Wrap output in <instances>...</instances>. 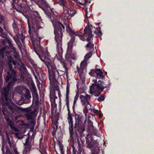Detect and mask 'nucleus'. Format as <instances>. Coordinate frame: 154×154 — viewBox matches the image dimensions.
Wrapping results in <instances>:
<instances>
[{
    "label": "nucleus",
    "mask_w": 154,
    "mask_h": 154,
    "mask_svg": "<svg viewBox=\"0 0 154 154\" xmlns=\"http://www.w3.org/2000/svg\"><path fill=\"white\" fill-rule=\"evenodd\" d=\"M12 54L7 60L9 68L5 79V82L8 84L6 87L4 88L1 93V104L2 107L0 108V110L2 111L5 118L8 116L9 114L15 116L20 111H23L26 112L25 116L26 119L28 120H32L37 115L36 109L35 108H21L14 103H11L9 98L10 91L18 79L17 72L12 68V63L15 65L17 64L19 55L15 51L12 52Z\"/></svg>",
    "instance_id": "nucleus-1"
},
{
    "label": "nucleus",
    "mask_w": 154,
    "mask_h": 154,
    "mask_svg": "<svg viewBox=\"0 0 154 154\" xmlns=\"http://www.w3.org/2000/svg\"><path fill=\"white\" fill-rule=\"evenodd\" d=\"M17 3V7H15V10L22 14L27 19L28 32L33 47L35 48L40 45V41L43 38L39 36L38 35L39 29L42 28V27L40 25V21L42 23H43L39 12L35 11H30L29 12V15H27L24 12L26 10L25 5L22 0H18Z\"/></svg>",
    "instance_id": "nucleus-2"
},
{
    "label": "nucleus",
    "mask_w": 154,
    "mask_h": 154,
    "mask_svg": "<svg viewBox=\"0 0 154 154\" xmlns=\"http://www.w3.org/2000/svg\"><path fill=\"white\" fill-rule=\"evenodd\" d=\"M33 48L40 59L44 63L48 68L50 84L52 88L50 91L51 101L52 102V100L55 103V99L57 98L55 95L56 91H57L58 97L60 99L61 96L60 91L57 85L58 82L56 79V78L58 77L59 75L58 71L57 70L54 64L52 62L51 56L48 52L44 51L43 48L41 45L37 46Z\"/></svg>",
    "instance_id": "nucleus-3"
},
{
    "label": "nucleus",
    "mask_w": 154,
    "mask_h": 154,
    "mask_svg": "<svg viewBox=\"0 0 154 154\" xmlns=\"http://www.w3.org/2000/svg\"><path fill=\"white\" fill-rule=\"evenodd\" d=\"M52 10V13L50 17L48 15L46 14L48 18L51 20L53 25L54 27V33L55 35V40L57 43V47L58 48L62 46V41L63 33L65 30L64 26L57 20H55L53 21L52 18L54 14L53 9L51 8Z\"/></svg>",
    "instance_id": "nucleus-4"
},
{
    "label": "nucleus",
    "mask_w": 154,
    "mask_h": 154,
    "mask_svg": "<svg viewBox=\"0 0 154 154\" xmlns=\"http://www.w3.org/2000/svg\"><path fill=\"white\" fill-rule=\"evenodd\" d=\"M88 26L85 27L84 30V34L80 35H79V37L81 40L84 41L86 40L88 42L85 46V47L92 51L94 49V44L93 43L92 41L93 36L92 34L91 29V27H92V26L91 25H89L88 24Z\"/></svg>",
    "instance_id": "nucleus-5"
},
{
    "label": "nucleus",
    "mask_w": 154,
    "mask_h": 154,
    "mask_svg": "<svg viewBox=\"0 0 154 154\" xmlns=\"http://www.w3.org/2000/svg\"><path fill=\"white\" fill-rule=\"evenodd\" d=\"M66 30L67 32H68L71 36V39L69 42L68 43L67 49V52L66 54V59L67 58H73L72 56V51L73 48V45L74 43L75 40V36H79V33L77 32H75L72 29L69 24H67L66 25Z\"/></svg>",
    "instance_id": "nucleus-6"
},
{
    "label": "nucleus",
    "mask_w": 154,
    "mask_h": 154,
    "mask_svg": "<svg viewBox=\"0 0 154 154\" xmlns=\"http://www.w3.org/2000/svg\"><path fill=\"white\" fill-rule=\"evenodd\" d=\"M12 27L16 33L15 36L13 37L14 39L18 45H21V42L24 44L26 36L23 35V28L14 21L12 24Z\"/></svg>",
    "instance_id": "nucleus-7"
},
{
    "label": "nucleus",
    "mask_w": 154,
    "mask_h": 154,
    "mask_svg": "<svg viewBox=\"0 0 154 154\" xmlns=\"http://www.w3.org/2000/svg\"><path fill=\"white\" fill-rule=\"evenodd\" d=\"M94 83L92 84L90 88V93L92 94L97 92L95 94L96 97L98 96L105 88H107L108 86H110V83L108 85L105 84L103 81L99 80L97 82L96 79L94 80Z\"/></svg>",
    "instance_id": "nucleus-8"
},
{
    "label": "nucleus",
    "mask_w": 154,
    "mask_h": 154,
    "mask_svg": "<svg viewBox=\"0 0 154 154\" xmlns=\"http://www.w3.org/2000/svg\"><path fill=\"white\" fill-rule=\"evenodd\" d=\"M75 123L74 126V133L76 135L78 132L79 134H82L85 131L84 124L85 123L86 119L84 121V124L83 121L84 119V117L80 115H75Z\"/></svg>",
    "instance_id": "nucleus-9"
},
{
    "label": "nucleus",
    "mask_w": 154,
    "mask_h": 154,
    "mask_svg": "<svg viewBox=\"0 0 154 154\" xmlns=\"http://www.w3.org/2000/svg\"><path fill=\"white\" fill-rule=\"evenodd\" d=\"M32 2L33 0H29ZM35 3L37 4L38 7L41 8L44 11L45 14L50 17L52 13V10L49 5L45 0H33Z\"/></svg>",
    "instance_id": "nucleus-10"
},
{
    "label": "nucleus",
    "mask_w": 154,
    "mask_h": 154,
    "mask_svg": "<svg viewBox=\"0 0 154 154\" xmlns=\"http://www.w3.org/2000/svg\"><path fill=\"white\" fill-rule=\"evenodd\" d=\"M5 18L4 16L0 14V36L5 38L7 37V33L12 36L11 33L9 31L8 29L6 26Z\"/></svg>",
    "instance_id": "nucleus-11"
},
{
    "label": "nucleus",
    "mask_w": 154,
    "mask_h": 154,
    "mask_svg": "<svg viewBox=\"0 0 154 154\" xmlns=\"http://www.w3.org/2000/svg\"><path fill=\"white\" fill-rule=\"evenodd\" d=\"M57 49L58 51L57 54L59 56V60L60 63L61 64L63 68V69L62 70L64 73H66V75H67L68 74V68L67 67V64L66 63L65 60L62 58V55L63 52V49L61 46L58 48L57 47Z\"/></svg>",
    "instance_id": "nucleus-12"
},
{
    "label": "nucleus",
    "mask_w": 154,
    "mask_h": 154,
    "mask_svg": "<svg viewBox=\"0 0 154 154\" xmlns=\"http://www.w3.org/2000/svg\"><path fill=\"white\" fill-rule=\"evenodd\" d=\"M87 63L85 61H82L80 63V67L77 66L76 69L77 71L79 74V76L81 79H82L85 78V70L87 68Z\"/></svg>",
    "instance_id": "nucleus-13"
},
{
    "label": "nucleus",
    "mask_w": 154,
    "mask_h": 154,
    "mask_svg": "<svg viewBox=\"0 0 154 154\" xmlns=\"http://www.w3.org/2000/svg\"><path fill=\"white\" fill-rule=\"evenodd\" d=\"M89 74L92 76L95 77L96 79H103L105 78L103 72L100 69L95 68V69H91V72H89Z\"/></svg>",
    "instance_id": "nucleus-14"
},
{
    "label": "nucleus",
    "mask_w": 154,
    "mask_h": 154,
    "mask_svg": "<svg viewBox=\"0 0 154 154\" xmlns=\"http://www.w3.org/2000/svg\"><path fill=\"white\" fill-rule=\"evenodd\" d=\"M8 48V47L6 46L0 50V59L1 60H4L7 61L10 57L12 55V52L9 53L7 51H6V49Z\"/></svg>",
    "instance_id": "nucleus-15"
},
{
    "label": "nucleus",
    "mask_w": 154,
    "mask_h": 154,
    "mask_svg": "<svg viewBox=\"0 0 154 154\" xmlns=\"http://www.w3.org/2000/svg\"><path fill=\"white\" fill-rule=\"evenodd\" d=\"M76 13V11L74 9L69 8L68 7V9L66 11H64V13L62 16L66 19L68 18L69 17H72Z\"/></svg>",
    "instance_id": "nucleus-16"
},
{
    "label": "nucleus",
    "mask_w": 154,
    "mask_h": 154,
    "mask_svg": "<svg viewBox=\"0 0 154 154\" xmlns=\"http://www.w3.org/2000/svg\"><path fill=\"white\" fill-rule=\"evenodd\" d=\"M93 138H91L90 140L86 138V144L89 148H96L98 145V143L96 140H94Z\"/></svg>",
    "instance_id": "nucleus-17"
},
{
    "label": "nucleus",
    "mask_w": 154,
    "mask_h": 154,
    "mask_svg": "<svg viewBox=\"0 0 154 154\" xmlns=\"http://www.w3.org/2000/svg\"><path fill=\"white\" fill-rule=\"evenodd\" d=\"M68 122L69 124V130L70 137L71 139H73L75 133L73 119L68 120Z\"/></svg>",
    "instance_id": "nucleus-18"
},
{
    "label": "nucleus",
    "mask_w": 154,
    "mask_h": 154,
    "mask_svg": "<svg viewBox=\"0 0 154 154\" xmlns=\"http://www.w3.org/2000/svg\"><path fill=\"white\" fill-rule=\"evenodd\" d=\"M23 145L25 146L24 151L25 153H26L28 152L29 151L31 148L32 146L31 142L30 141L28 137L26 139V143L23 144Z\"/></svg>",
    "instance_id": "nucleus-19"
},
{
    "label": "nucleus",
    "mask_w": 154,
    "mask_h": 154,
    "mask_svg": "<svg viewBox=\"0 0 154 154\" xmlns=\"http://www.w3.org/2000/svg\"><path fill=\"white\" fill-rule=\"evenodd\" d=\"M7 140L9 146L12 149L13 148L14 150V152L15 154H18V152L17 151V149L14 143H12L10 140V139L9 137H8Z\"/></svg>",
    "instance_id": "nucleus-20"
},
{
    "label": "nucleus",
    "mask_w": 154,
    "mask_h": 154,
    "mask_svg": "<svg viewBox=\"0 0 154 154\" xmlns=\"http://www.w3.org/2000/svg\"><path fill=\"white\" fill-rule=\"evenodd\" d=\"M37 90L36 89L34 84L32 85V92L33 99L35 98L39 97L38 95L37 91Z\"/></svg>",
    "instance_id": "nucleus-21"
},
{
    "label": "nucleus",
    "mask_w": 154,
    "mask_h": 154,
    "mask_svg": "<svg viewBox=\"0 0 154 154\" xmlns=\"http://www.w3.org/2000/svg\"><path fill=\"white\" fill-rule=\"evenodd\" d=\"M17 65H18L20 67V69L21 70H25L26 69V68L23 63L21 59L19 58L17 60Z\"/></svg>",
    "instance_id": "nucleus-22"
},
{
    "label": "nucleus",
    "mask_w": 154,
    "mask_h": 154,
    "mask_svg": "<svg viewBox=\"0 0 154 154\" xmlns=\"http://www.w3.org/2000/svg\"><path fill=\"white\" fill-rule=\"evenodd\" d=\"M92 27H91V29H92V28H93ZM94 29L95 30L94 31V33H95L96 35H97V36L98 37H100L101 36H102V33L101 32V31L100 30V28L99 27L98 28H95V27L94 28Z\"/></svg>",
    "instance_id": "nucleus-23"
},
{
    "label": "nucleus",
    "mask_w": 154,
    "mask_h": 154,
    "mask_svg": "<svg viewBox=\"0 0 154 154\" xmlns=\"http://www.w3.org/2000/svg\"><path fill=\"white\" fill-rule=\"evenodd\" d=\"M79 98L80 99L81 103H82L83 105H85L87 103H89V102L87 100L86 97L83 95H81Z\"/></svg>",
    "instance_id": "nucleus-24"
},
{
    "label": "nucleus",
    "mask_w": 154,
    "mask_h": 154,
    "mask_svg": "<svg viewBox=\"0 0 154 154\" xmlns=\"http://www.w3.org/2000/svg\"><path fill=\"white\" fill-rule=\"evenodd\" d=\"M6 121L11 129L14 130L16 129V128L14 126V123L9 119L8 118L6 119Z\"/></svg>",
    "instance_id": "nucleus-25"
},
{
    "label": "nucleus",
    "mask_w": 154,
    "mask_h": 154,
    "mask_svg": "<svg viewBox=\"0 0 154 154\" xmlns=\"http://www.w3.org/2000/svg\"><path fill=\"white\" fill-rule=\"evenodd\" d=\"M59 0L60 1V5L62 6L64 11H66L68 9V7L65 4L64 0Z\"/></svg>",
    "instance_id": "nucleus-26"
},
{
    "label": "nucleus",
    "mask_w": 154,
    "mask_h": 154,
    "mask_svg": "<svg viewBox=\"0 0 154 154\" xmlns=\"http://www.w3.org/2000/svg\"><path fill=\"white\" fill-rule=\"evenodd\" d=\"M24 97L26 99H29L31 97L30 92L27 89L26 90V94L24 95Z\"/></svg>",
    "instance_id": "nucleus-27"
},
{
    "label": "nucleus",
    "mask_w": 154,
    "mask_h": 154,
    "mask_svg": "<svg viewBox=\"0 0 154 154\" xmlns=\"http://www.w3.org/2000/svg\"><path fill=\"white\" fill-rule=\"evenodd\" d=\"M59 149L60 151L61 154H64V152L63 150V145L60 143V142H59ZM56 152V154H58L57 152Z\"/></svg>",
    "instance_id": "nucleus-28"
},
{
    "label": "nucleus",
    "mask_w": 154,
    "mask_h": 154,
    "mask_svg": "<svg viewBox=\"0 0 154 154\" xmlns=\"http://www.w3.org/2000/svg\"><path fill=\"white\" fill-rule=\"evenodd\" d=\"M69 94H66V104L67 108H69Z\"/></svg>",
    "instance_id": "nucleus-29"
},
{
    "label": "nucleus",
    "mask_w": 154,
    "mask_h": 154,
    "mask_svg": "<svg viewBox=\"0 0 154 154\" xmlns=\"http://www.w3.org/2000/svg\"><path fill=\"white\" fill-rule=\"evenodd\" d=\"M79 95V93L77 92L74 97L73 104L75 105L76 104L77 101L78 99Z\"/></svg>",
    "instance_id": "nucleus-30"
},
{
    "label": "nucleus",
    "mask_w": 154,
    "mask_h": 154,
    "mask_svg": "<svg viewBox=\"0 0 154 154\" xmlns=\"http://www.w3.org/2000/svg\"><path fill=\"white\" fill-rule=\"evenodd\" d=\"M6 154H14L12 150H11L8 146L6 147Z\"/></svg>",
    "instance_id": "nucleus-31"
},
{
    "label": "nucleus",
    "mask_w": 154,
    "mask_h": 154,
    "mask_svg": "<svg viewBox=\"0 0 154 154\" xmlns=\"http://www.w3.org/2000/svg\"><path fill=\"white\" fill-rule=\"evenodd\" d=\"M5 42H7L10 47H11L13 46V45L11 41V40L8 39H5V40H4L3 42V43H4Z\"/></svg>",
    "instance_id": "nucleus-32"
},
{
    "label": "nucleus",
    "mask_w": 154,
    "mask_h": 154,
    "mask_svg": "<svg viewBox=\"0 0 154 154\" xmlns=\"http://www.w3.org/2000/svg\"><path fill=\"white\" fill-rule=\"evenodd\" d=\"M32 102L34 103L35 105H38L39 104V97L33 99Z\"/></svg>",
    "instance_id": "nucleus-33"
},
{
    "label": "nucleus",
    "mask_w": 154,
    "mask_h": 154,
    "mask_svg": "<svg viewBox=\"0 0 154 154\" xmlns=\"http://www.w3.org/2000/svg\"><path fill=\"white\" fill-rule=\"evenodd\" d=\"M105 98V97L104 95H102L98 98L97 100L98 101H101L104 100Z\"/></svg>",
    "instance_id": "nucleus-34"
},
{
    "label": "nucleus",
    "mask_w": 154,
    "mask_h": 154,
    "mask_svg": "<svg viewBox=\"0 0 154 154\" xmlns=\"http://www.w3.org/2000/svg\"><path fill=\"white\" fill-rule=\"evenodd\" d=\"M91 106V105L89 104V103H87L86 104V105L85 107V109L87 111H88L89 110V109L90 107Z\"/></svg>",
    "instance_id": "nucleus-35"
},
{
    "label": "nucleus",
    "mask_w": 154,
    "mask_h": 154,
    "mask_svg": "<svg viewBox=\"0 0 154 154\" xmlns=\"http://www.w3.org/2000/svg\"><path fill=\"white\" fill-rule=\"evenodd\" d=\"M67 110L68 112L67 118H70L72 117L71 114L70 113V111L69 109V108H67Z\"/></svg>",
    "instance_id": "nucleus-36"
},
{
    "label": "nucleus",
    "mask_w": 154,
    "mask_h": 154,
    "mask_svg": "<svg viewBox=\"0 0 154 154\" xmlns=\"http://www.w3.org/2000/svg\"><path fill=\"white\" fill-rule=\"evenodd\" d=\"M92 54L91 53L88 54L85 57V59H89L91 56Z\"/></svg>",
    "instance_id": "nucleus-37"
},
{
    "label": "nucleus",
    "mask_w": 154,
    "mask_h": 154,
    "mask_svg": "<svg viewBox=\"0 0 154 154\" xmlns=\"http://www.w3.org/2000/svg\"><path fill=\"white\" fill-rule=\"evenodd\" d=\"M75 105L73 104L72 108V110L73 111V112L75 114V115H78V114H77L76 113V112L75 110Z\"/></svg>",
    "instance_id": "nucleus-38"
},
{
    "label": "nucleus",
    "mask_w": 154,
    "mask_h": 154,
    "mask_svg": "<svg viewBox=\"0 0 154 154\" xmlns=\"http://www.w3.org/2000/svg\"><path fill=\"white\" fill-rule=\"evenodd\" d=\"M88 11H87V10H85V17H87V18L88 21V23H87V26H88V24L89 25H89V21H88V16H87V14H88Z\"/></svg>",
    "instance_id": "nucleus-39"
},
{
    "label": "nucleus",
    "mask_w": 154,
    "mask_h": 154,
    "mask_svg": "<svg viewBox=\"0 0 154 154\" xmlns=\"http://www.w3.org/2000/svg\"><path fill=\"white\" fill-rule=\"evenodd\" d=\"M69 88L68 86H67L66 87V94H69Z\"/></svg>",
    "instance_id": "nucleus-40"
},
{
    "label": "nucleus",
    "mask_w": 154,
    "mask_h": 154,
    "mask_svg": "<svg viewBox=\"0 0 154 154\" xmlns=\"http://www.w3.org/2000/svg\"><path fill=\"white\" fill-rule=\"evenodd\" d=\"M85 97H86V98L87 99V100H88V99H89L91 97L90 95H88V94H86L85 95Z\"/></svg>",
    "instance_id": "nucleus-41"
},
{
    "label": "nucleus",
    "mask_w": 154,
    "mask_h": 154,
    "mask_svg": "<svg viewBox=\"0 0 154 154\" xmlns=\"http://www.w3.org/2000/svg\"><path fill=\"white\" fill-rule=\"evenodd\" d=\"M42 140H43V137H42L41 138H40V139L39 140V146H40L41 145V143H42Z\"/></svg>",
    "instance_id": "nucleus-42"
},
{
    "label": "nucleus",
    "mask_w": 154,
    "mask_h": 154,
    "mask_svg": "<svg viewBox=\"0 0 154 154\" xmlns=\"http://www.w3.org/2000/svg\"><path fill=\"white\" fill-rule=\"evenodd\" d=\"M1 150L2 151V153L3 154H4L5 152L4 151V146H2V147Z\"/></svg>",
    "instance_id": "nucleus-43"
},
{
    "label": "nucleus",
    "mask_w": 154,
    "mask_h": 154,
    "mask_svg": "<svg viewBox=\"0 0 154 154\" xmlns=\"http://www.w3.org/2000/svg\"><path fill=\"white\" fill-rule=\"evenodd\" d=\"M95 113H97L98 112V110L95 109L94 108L93 109V111H92Z\"/></svg>",
    "instance_id": "nucleus-44"
},
{
    "label": "nucleus",
    "mask_w": 154,
    "mask_h": 154,
    "mask_svg": "<svg viewBox=\"0 0 154 154\" xmlns=\"http://www.w3.org/2000/svg\"><path fill=\"white\" fill-rule=\"evenodd\" d=\"M93 109H94L93 107L91 105V106L90 107L89 110H91V111H92Z\"/></svg>",
    "instance_id": "nucleus-45"
},
{
    "label": "nucleus",
    "mask_w": 154,
    "mask_h": 154,
    "mask_svg": "<svg viewBox=\"0 0 154 154\" xmlns=\"http://www.w3.org/2000/svg\"><path fill=\"white\" fill-rule=\"evenodd\" d=\"M72 154H76V151L74 149L72 150Z\"/></svg>",
    "instance_id": "nucleus-46"
},
{
    "label": "nucleus",
    "mask_w": 154,
    "mask_h": 154,
    "mask_svg": "<svg viewBox=\"0 0 154 154\" xmlns=\"http://www.w3.org/2000/svg\"><path fill=\"white\" fill-rule=\"evenodd\" d=\"M5 1V0H0V3L1 4H3Z\"/></svg>",
    "instance_id": "nucleus-47"
},
{
    "label": "nucleus",
    "mask_w": 154,
    "mask_h": 154,
    "mask_svg": "<svg viewBox=\"0 0 154 154\" xmlns=\"http://www.w3.org/2000/svg\"><path fill=\"white\" fill-rule=\"evenodd\" d=\"M91 123V126H93V124L92 122H91V121H89V123Z\"/></svg>",
    "instance_id": "nucleus-48"
},
{
    "label": "nucleus",
    "mask_w": 154,
    "mask_h": 154,
    "mask_svg": "<svg viewBox=\"0 0 154 154\" xmlns=\"http://www.w3.org/2000/svg\"><path fill=\"white\" fill-rule=\"evenodd\" d=\"M55 126L56 127V129L57 128H58V124H57V123H55V125H54V126Z\"/></svg>",
    "instance_id": "nucleus-49"
},
{
    "label": "nucleus",
    "mask_w": 154,
    "mask_h": 154,
    "mask_svg": "<svg viewBox=\"0 0 154 154\" xmlns=\"http://www.w3.org/2000/svg\"><path fill=\"white\" fill-rule=\"evenodd\" d=\"M67 120H68L72 119H72V117H71V118H67Z\"/></svg>",
    "instance_id": "nucleus-50"
},
{
    "label": "nucleus",
    "mask_w": 154,
    "mask_h": 154,
    "mask_svg": "<svg viewBox=\"0 0 154 154\" xmlns=\"http://www.w3.org/2000/svg\"><path fill=\"white\" fill-rule=\"evenodd\" d=\"M31 141H32V140H34V138L33 137H31Z\"/></svg>",
    "instance_id": "nucleus-51"
},
{
    "label": "nucleus",
    "mask_w": 154,
    "mask_h": 154,
    "mask_svg": "<svg viewBox=\"0 0 154 154\" xmlns=\"http://www.w3.org/2000/svg\"><path fill=\"white\" fill-rule=\"evenodd\" d=\"M2 79L0 77V84L1 83V82L2 83Z\"/></svg>",
    "instance_id": "nucleus-52"
},
{
    "label": "nucleus",
    "mask_w": 154,
    "mask_h": 154,
    "mask_svg": "<svg viewBox=\"0 0 154 154\" xmlns=\"http://www.w3.org/2000/svg\"><path fill=\"white\" fill-rule=\"evenodd\" d=\"M22 104H23V103H19V102H18V105H22Z\"/></svg>",
    "instance_id": "nucleus-53"
},
{
    "label": "nucleus",
    "mask_w": 154,
    "mask_h": 154,
    "mask_svg": "<svg viewBox=\"0 0 154 154\" xmlns=\"http://www.w3.org/2000/svg\"><path fill=\"white\" fill-rule=\"evenodd\" d=\"M92 154H97V153H92Z\"/></svg>",
    "instance_id": "nucleus-54"
},
{
    "label": "nucleus",
    "mask_w": 154,
    "mask_h": 154,
    "mask_svg": "<svg viewBox=\"0 0 154 154\" xmlns=\"http://www.w3.org/2000/svg\"><path fill=\"white\" fill-rule=\"evenodd\" d=\"M81 154V152L80 151L79 152V154Z\"/></svg>",
    "instance_id": "nucleus-55"
},
{
    "label": "nucleus",
    "mask_w": 154,
    "mask_h": 154,
    "mask_svg": "<svg viewBox=\"0 0 154 154\" xmlns=\"http://www.w3.org/2000/svg\"><path fill=\"white\" fill-rule=\"evenodd\" d=\"M97 66V65H96L95 67L96 68Z\"/></svg>",
    "instance_id": "nucleus-56"
},
{
    "label": "nucleus",
    "mask_w": 154,
    "mask_h": 154,
    "mask_svg": "<svg viewBox=\"0 0 154 154\" xmlns=\"http://www.w3.org/2000/svg\"><path fill=\"white\" fill-rule=\"evenodd\" d=\"M107 72H106V74H107Z\"/></svg>",
    "instance_id": "nucleus-57"
}]
</instances>
